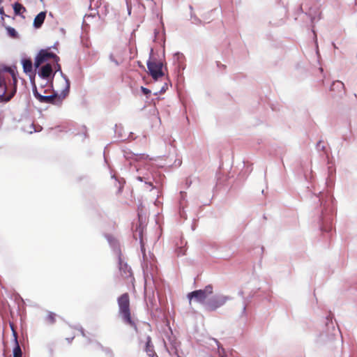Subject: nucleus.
I'll return each mask as SVG.
<instances>
[{
    "label": "nucleus",
    "mask_w": 357,
    "mask_h": 357,
    "mask_svg": "<svg viewBox=\"0 0 357 357\" xmlns=\"http://www.w3.org/2000/svg\"><path fill=\"white\" fill-rule=\"evenodd\" d=\"M17 79L14 69L0 70V102L9 101L17 91Z\"/></svg>",
    "instance_id": "1"
},
{
    "label": "nucleus",
    "mask_w": 357,
    "mask_h": 357,
    "mask_svg": "<svg viewBox=\"0 0 357 357\" xmlns=\"http://www.w3.org/2000/svg\"><path fill=\"white\" fill-rule=\"evenodd\" d=\"M117 302L119 312L123 322L137 330L136 323L131 317L129 294L128 293L123 294L118 298Z\"/></svg>",
    "instance_id": "2"
},
{
    "label": "nucleus",
    "mask_w": 357,
    "mask_h": 357,
    "mask_svg": "<svg viewBox=\"0 0 357 357\" xmlns=\"http://www.w3.org/2000/svg\"><path fill=\"white\" fill-rule=\"evenodd\" d=\"M59 61V57L54 53L50 52V49H43L38 53L35 59L34 66L37 68L45 63L52 61L54 63H56V66L59 70L61 66L58 63Z\"/></svg>",
    "instance_id": "3"
},
{
    "label": "nucleus",
    "mask_w": 357,
    "mask_h": 357,
    "mask_svg": "<svg viewBox=\"0 0 357 357\" xmlns=\"http://www.w3.org/2000/svg\"><path fill=\"white\" fill-rule=\"evenodd\" d=\"M213 286L211 284H208L206 286L204 289H199L189 293L188 294V298L190 301V303L192 298H195L196 301L199 303H204L207 297L213 294Z\"/></svg>",
    "instance_id": "4"
},
{
    "label": "nucleus",
    "mask_w": 357,
    "mask_h": 357,
    "mask_svg": "<svg viewBox=\"0 0 357 357\" xmlns=\"http://www.w3.org/2000/svg\"><path fill=\"white\" fill-rule=\"evenodd\" d=\"M149 73L155 80L158 79L164 75L162 70L163 64L155 59H150L147 62Z\"/></svg>",
    "instance_id": "5"
},
{
    "label": "nucleus",
    "mask_w": 357,
    "mask_h": 357,
    "mask_svg": "<svg viewBox=\"0 0 357 357\" xmlns=\"http://www.w3.org/2000/svg\"><path fill=\"white\" fill-rule=\"evenodd\" d=\"M119 273L121 278L126 280L127 283L133 284L135 282V278L133 277L131 268L128 266L126 263H124L120 257L119 258Z\"/></svg>",
    "instance_id": "6"
},
{
    "label": "nucleus",
    "mask_w": 357,
    "mask_h": 357,
    "mask_svg": "<svg viewBox=\"0 0 357 357\" xmlns=\"http://www.w3.org/2000/svg\"><path fill=\"white\" fill-rule=\"evenodd\" d=\"M229 298L225 296L218 295L209 299L206 303V308L209 311H214L218 307L222 306Z\"/></svg>",
    "instance_id": "7"
},
{
    "label": "nucleus",
    "mask_w": 357,
    "mask_h": 357,
    "mask_svg": "<svg viewBox=\"0 0 357 357\" xmlns=\"http://www.w3.org/2000/svg\"><path fill=\"white\" fill-rule=\"evenodd\" d=\"M35 97L40 102L44 103H54L55 100L57 99L58 96L56 94L50 96H42L36 89L33 91Z\"/></svg>",
    "instance_id": "8"
},
{
    "label": "nucleus",
    "mask_w": 357,
    "mask_h": 357,
    "mask_svg": "<svg viewBox=\"0 0 357 357\" xmlns=\"http://www.w3.org/2000/svg\"><path fill=\"white\" fill-rule=\"evenodd\" d=\"M52 64L47 63L40 68L39 75L43 78L47 79L52 75Z\"/></svg>",
    "instance_id": "9"
},
{
    "label": "nucleus",
    "mask_w": 357,
    "mask_h": 357,
    "mask_svg": "<svg viewBox=\"0 0 357 357\" xmlns=\"http://www.w3.org/2000/svg\"><path fill=\"white\" fill-rule=\"evenodd\" d=\"M46 17V13L45 12H40L38 13L33 20V26L35 28L38 29L40 28L42 24H43L45 19Z\"/></svg>",
    "instance_id": "10"
},
{
    "label": "nucleus",
    "mask_w": 357,
    "mask_h": 357,
    "mask_svg": "<svg viewBox=\"0 0 357 357\" xmlns=\"http://www.w3.org/2000/svg\"><path fill=\"white\" fill-rule=\"evenodd\" d=\"M12 329H13V328H12ZM13 331L14 340H15V347L13 349V357H22V349H21V348L19 345L18 341H17V333L14 330H13Z\"/></svg>",
    "instance_id": "11"
},
{
    "label": "nucleus",
    "mask_w": 357,
    "mask_h": 357,
    "mask_svg": "<svg viewBox=\"0 0 357 357\" xmlns=\"http://www.w3.org/2000/svg\"><path fill=\"white\" fill-rule=\"evenodd\" d=\"M145 351L150 357H154V356L155 355L153 346L151 344V339L149 336H148L146 338Z\"/></svg>",
    "instance_id": "12"
},
{
    "label": "nucleus",
    "mask_w": 357,
    "mask_h": 357,
    "mask_svg": "<svg viewBox=\"0 0 357 357\" xmlns=\"http://www.w3.org/2000/svg\"><path fill=\"white\" fill-rule=\"evenodd\" d=\"M15 15H21L26 12V8L21 3L16 2L13 6Z\"/></svg>",
    "instance_id": "13"
},
{
    "label": "nucleus",
    "mask_w": 357,
    "mask_h": 357,
    "mask_svg": "<svg viewBox=\"0 0 357 357\" xmlns=\"http://www.w3.org/2000/svg\"><path fill=\"white\" fill-rule=\"evenodd\" d=\"M24 71L26 73H31L33 70V63L31 59H24L22 61Z\"/></svg>",
    "instance_id": "14"
},
{
    "label": "nucleus",
    "mask_w": 357,
    "mask_h": 357,
    "mask_svg": "<svg viewBox=\"0 0 357 357\" xmlns=\"http://www.w3.org/2000/svg\"><path fill=\"white\" fill-rule=\"evenodd\" d=\"M335 89L340 90L344 89V84L340 81H335L331 86V91H335Z\"/></svg>",
    "instance_id": "15"
},
{
    "label": "nucleus",
    "mask_w": 357,
    "mask_h": 357,
    "mask_svg": "<svg viewBox=\"0 0 357 357\" xmlns=\"http://www.w3.org/2000/svg\"><path fill=\"white\" fill-rule=\"evenodd\" d=\"M45 321L50 324H53L56 321V314L52 312L47 313Z\"/></svg>",
    "instance_id": "16"
},
{
    "label": "nucleus",
    "mask_w": 357,
    "mask_h": 357,
    "mask_svg": "<svg viewBox=\"0 0 357 357\" xmlns=\"http://www.w3.org/2000/svg\"><path fill=\"white\" fill-rule=\"evenodd\" d=\"M6 30H7L8 35L10 37L16 38L17 36V33L14 28L8 26L6 28Z\"/></svg>",
    "instance_id": "17"
},
{
    "label": "nucleus",
    "mask_w": 357,
    "mask_h": 357,
    "mask_svg": "<svg viewBox=\"0 0 357 357\" xmlns=\"http://www.w3.org/2000/svg\"><path fill=\"white\" fill-rule=\"evenodd\" d=\"M186 252V248L185 247H180L176 250V252L178 256L184 255Z\"/></svg>",
    "instance_id": "18"
},
{
    "label": "nucleus",
    "mask_w": 357,
    "mask_h": 357,
    "mask_svg": "<svg viewBox=\"0 0 357 357\" xmlns=\"http://www.w3.org/2000/svg\"><path fill=\"white\" fill-rule=\"evenodd\" d=\"M141 91H142V93L144 94V95H149L151 93V91L147 89V88H145L144 86H142L141 87Z\"/></svg>",
    "instance_id": "19"
},
{
    "label": "nucleus",
    "mask_w": 357,
    "mask_h": 357,
    "mask_svg": "<svg viewBox=\"0 0 357 357\" xmlns=\"http://www.w3.org/2000/svg\"><path fill=\"white\" fill-rule=\"evenodd\" d=\"M149 158L148 155H145V154H141L139 155H137V160H147Z\"/></svg>",
    "instance_id": "20"
},
{
    "label": "nucleus",
    "mask_w": 357,
    "mask_h": 357,
    "mask_svg": "<svg viewBox=\"0 0 357 357\" xmlns=\"http://www.w3.org/2000/svg\"><path fill=\"white\" fill-rule=\"evenodd\" d=\"M66 90L67 91V92H68L69 91V89H70V82H69L68 79H66Z\"/></svg>",
    "instance_id": "21"
},
{
    "label": "nucleus",
    "mask_w": 357,
    "mask_h": 357,
    "mask_svg": "<svg viewBox=\"0 0 357 357\" xmlns=\"http://www.w3.org/2000/svg\"><path fill=\"white\" fill-rule=\"evenodd\" d=\"M0 15H1L2 16L6 15L4 13V9L3 7L0 8Z\"/></svg>",
    "instance_id": "22"
},
{
    "label": "nucleus",
    "mask_w": 357,
    "mask_h": 357,
    "mask_svg": "<svg viewBox=\"0 0 357 357\" xmlns=\"http://www.w3.org/2000/svg\"><path fill=\"white\" fill-rule=\"evenodd\" d=\"M220 65V66H222V68H223L224 69H225V68H226V66H225V65L221 64L220 62H218V66H219Z\"/></svg>",
    "instance_id": "23"
},
{
    "label": "nucleus",
    "mask_w": 357,
    "mask_h": 357,
    "mask_svg": "<svg viewBox=\"0 0 357 357\" xmlns=\"http://www.w3.org/2000/svg\"><path fill=\"white\" fill-rule=\"evenodd\" d=\"M137 179L140 181H144V178L142 177V176H137Z\"/></svg>",
    "instance_id": "24"
},
{
    "label": "nucleus",
    "mask_w": 357,
    "mask_h": 357,
    "mask_svg": "<svg viewBox=\"0 0 357 357\" xmlns=\"http://www.w3.org/2000/svg\"><path fill=\"white\" fill-rule=\"evenodd\" d=\"M74 337H72L70 339L69 338H67V340H68V342H70L72 340H73Z\"/></svg>",
    "instance_id": "25"
}]
</instances>
